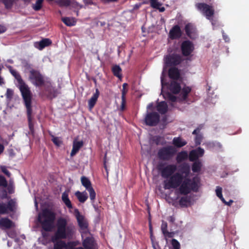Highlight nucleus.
Masks as SVG:
<instances>
[{"instance_id":"23","label":"nucleus","mask_w":249,"mask_h":249,"mask_svg":"<svg viewBox=\"0 0 249 249\" xmlns=\"http://www.w3.org/2000/svg\"><path fill=\"white\" fill-rule=\"evenodd\" d=\"M52 43L50 39L49 38H44L39 42H36L34 43V46L39 49L42 50L45 47L49 46Z\"/></svg>"},{"instance_id":"46","label":"nucleus","mask_w":249,"mask_h":249,"mask_svg":"<svg viewBox=\"0 0 249 249\" xmlns=\"http://www.w3.org/2000/svg\"><path fill=\"white\" fill-rule=\"evenodd\" d=\"M161 230L162 233L164 235H166V233L167 232V224L166 223H162L161 226Z\"/></svg>"},{"instance_id":"63","label":"nucleus","mask_w":249,"mask_h":249,"mask_svg":"<svg viewBox=\"0 0 249 249\" xmlns=\"http://www.w3.org/2000/svg\"><path fill=\"white\" fill-rule=\"evenodd\" d=\"M169 221L172 223L174 222L175 221L174 217L173 216H170Z\"/></svg>"},{"instance_id":"20","label":"nucleus","mask_w":249,"mask_h":249,"mask_svg":"<svg viewBox=\"0 0 249 249\" xmlns=\"http://www.w3.org/2000/svg\"><path fill=\"white\" fill-rule=\"evenodd\" d=\"M15 226L14 223L8 218H1L0 219V228L7 229Z\"/></svg>"},{"instance_id":"30","label":"nucleus","mask_w":249,"mask_h":249,"mask_svg":"<svg viewBox=\"0 0 249 249\" xmlns=\"http://www.w3.org/2000/svg\"><path fill=\"white\" fill-rule=\"evenodd\" d=\"M157 110L161 114H165L168 111V106L165 101L159 102L157 106Z\"/></svg>"},{"instance_id":"28","label":"nucleus","mask_w":249,"mask_h":249,"mask_svg":"<svg viewBox=\"0 0 249 249\" xmlns=\"http://www.w3.org/2000/svg\"><path fill=\"white\" fill-rule=\"evenodd\" d=\"M63 203L69 209V212L73 214V211L72 204L68 197V195L66 192H63Z\"/></svg>"},{"instance_id":"33","label":"nucleus","mask_w":249,"mask_h":249,"mask_svg":"<svg viewBox=\"0 0 249 249\" xmlns=\"http://www.w3.org/2000/svg\"><path fill=\"white\" fill-rule=\"evenodd\" d=\"M188 158V154L186 151L179 152L176 157V160L178 163L185 160Z\"/></svg>"},{"instance_id":"29","label":"nucleus","mask_w":249,"mask_h":249,"mask_svg":"<svg viewBox=\"0 0 249 249\" xmlns=\"http://www.w3.org/2000/svg\"><path fill=\"white\" fill-rule=\"evenodd\" d=\"M75 196L78 201L82 203H84L88 198V194L85 191L82 192L77 191L75 193Z\"/></svg>"},{"instance_id":"17","label":"nucleus","mask_w":249,"mask_h":249,"mask_svg":"<svg viewBox=\"0 0 249 249\" xmlns=\"http://www.w3.org/2000/svg\"><path fill=\"white\" fill-rule=\"evenodd\" d=\"M184 30L186 35L191 39H195L197 37L196 29L195 26L191 23L186 24Z\"/></svg>"},{"instance_id":"45","label":"nucleus","mask_w":249,"mask_h":249,"mask_svg":"<svg viewBox=\"0 0 249 249\" xmlns=\"http://www.w3.org/2000/svg\"><path fill=\"white\" fill-rule=\"evenodd\" d=\"M7 185V182L4 177L0 176V186L6 187Z\"/></svg>"},{"instance_id":"6","label":"nucleus","mask_w":249,"mask_h":249,"mask_svg":"<svg viewBox=\"0 0 249 249\" xmlns=\"http://www.w3.org/2000/svg\"><path fill=\"white\" fill-rule=\"evenodd\" d=\"M57 229L52 237V241L54 244V249H62V219L60 218L57 221Z\"/></svg>"},{"instance_id":"43","label":"nucleus","mask_w":249,"mask_h":249,"mask_svg":"<svg viewBox=\"0 0 249 249\" xmlns=\"http://www.w3.org/2000/svg\"><path fill=\"white\" fill-rule=\"evenodd\" d=\"M203 136L201 134H199L198 135H196L195 137V143L196 145L200 144L202 140Z\"/></svg>"},{"instance_id":"42","label":"nucleus","mask_w":249,"mask_h":249,"mask_svg":"<svg viewBox=\"0 0 249 249\" xmlns=\"http://www.w3.org/2000/svg\"><path fill=\"white\" fill-rule=\"evenodd\" d=\"M52 140L53 142L57 146H60L61 144V142L59 138L54 137L53 135H51Z\"/></svg>"},{"instance_id":"50","label":"nucleus","mask_w":249,"mask_h":249,"mask_svg":"<svg viewBox=\"0 0 249 249\" xmlns=\"http://www.w3.org/2000/svg\"><path fill=\"white\" fill-rule=\"evenodd\" d=\"M160 5L158 7L154 8L155 9H158L160 12H163L165 11V9L164 7L161 6V4L159 2Z\"/></svg>"},{"instance_id":"38","label":"nucleus","mask_w":249,"mask_h":249,"mask_svg":"<svg viewBox=\"0 0 249 249\" xmlns=\"http://www.w3.org/2000/svg\"><path fill=\"white\" fill-rule=\"evenodd\" d=\"M127 92V90H125V89H123L122 90V102L121 106V109L122 110H123L124 108L125 105V95Z\"/></svg>"},{"instance_id":"2","label":"nucleus","mask_w":249,"mask_h":249,"mask_svg":"<svg viewBox=\"0 0 249 249\" xmlns=\"http://www.w3.org/2000/svg\"><path fill=\"white\" fill-rule=\"evenodd\" d=\"M7 67L11 73L15 77L18 81L19 85V89L21 92L24 103L27 108L28 119L29 121V125L30 129H32L33 124H32V109H31V102H32V93L27 86L23 81L19 74L15 70L13 69L11 66H7Z\"/></svg>"},{"instance_id":"37","label":"nucleus","mask_w":249,"mask_h":249,"mask_svg":"<svg viewBox=\"0 0 249 249\" xmlns=\"http://www.w3.org/2000/svg\"><path fill=\"white\" fill-rule=\"evenodd\" d=\"M191 88L189 87H185L181 89V95L183 100H186L188 98V94L191 92Z\"/></svg>"},{"instance_id":"62","label":"nucleus","mask_w":249,"mask_h":249,"mask_svg":"<svg viewBox=\"0 0 249 249\" xmlns=\"http://www.w3.org/2000/svg\"><path fill=\"white\" fill-rule=\"evenodd\" d=\"M106 2H114L118 0H103Z\"/></svg>"},{"instance_id":"58","label":"nucleus","mask_w":249,"mask_h":249,"mask_svg":"<svg viewBox=\"0 0 249 249\" xmlns=\"http://www.w3.org/2000/svg\"><path fill=\"white\" fill-rule=\"evenodd\" d=\"M4 149V146L2 144L0 143V154L3 152Z\"/></svg>"},{"instance_id":"40","label":"nucleus","mask_w":249,"mask_h":249,"mask_svg":"<svg viewBox=\"0 0 249 249\" xmlns=\"http://www.w3.org/2000/svg\"><path fill=\"white\" fill-rule=\"evenodd\" d=\"M43 0H37L36 3L33 5V8L36 11H38L42 7Z\"/></svg>"},{"instance_id":"52","label":"nucleus","mask_w":249,"mask_h":249,"mask_svg":"<svg viewBox=\"0 0 249 249\" xmlns=\"http://www.w3.org/2000/svg\"><path fill=\"white\" fill-rule=\"evenodd\" d=\"M200 128H199V127H197L196 129H195L192 134H194V135H196H196H198L199 134H200Z\"/></svg>"},{"instance_id":"61","label":"nucleus","mask_w":249,"mask_h":249,"mask_svg":"<svg viewBox=\"0 0 249 249\" xmlns=\"http://www.w3.org/2000/svg\"><path fill=\"white\" fill-rule=\"evenodd\" d=\"M219 198H220L221 199V200L222 201V202L224 204H225L226 201L225 200V199L224 198V197H223V196H222V197H218Z\"/></svg>"},{"instance_id":"35","label":"nucleus","mask_w":249,"mask_h":249,"mask_svg":"<svg viewBox=\"0 0 249 249\" xmlns=\"http://www.w3.org/2000/svg\"><path fill=\"white\" fill-rule=\"evenodd\" d=\"M163 98L171 102H175L177 101V97L170 92H166L162 93Z\"/></svg>"},{"instance_id":"60","label":"nucleus","mask_w":249,"mask_h":249,"mask_svg":"<svg viewBox=\"0 0 249 249\" xmlns=\"http://www.w3.org/2000/svg\"><path fill=\"white\" fill-rule=\"evenodd\" d=\"M215 146L219 147V148H222V145L219 142H216Z\"/></svg>"},{"instance_id":"41","label":"nucleus","mask_w":249,"mask_h":249,"mask_svg":"<svg viewBox=\"0 0 249 249\" xmlns=\"http://www.w3.org/2000/svg\"><path fill=\"white\" fill-rule=\"evenodd\" d=\"M171 244L173 247V249H180V244L179 242L176 239H172Z\"/></svg>"},{"instance_id":"26","label":"nucleus","mask_w":249,"mask_h":249,"mask_svg":"<svg viewBox=\"0 0 249 249\" xmlns=\"http://www.w3.org/2000/svg\"><path fill=\"white\" fill-rule=\"evenodd\" d=\"M83 145V142L82 141H74L72 144V148L71 153V156L72 157L79 151L80 149Z\"/></svg>"},{"instance_id":"25","label":"nucleus","mask_w":249,"mask_h":249,"mask_svg":"<svg viewBox=\"0 0 249 249\" xmlns=\"http://www.w3.org/2000/svg\"><path fill=\"white\" fill-rule=\"evenodd\" d=\"M168 75L169 78L173 80H178L180 77L179 71L177 68L172 67L168 70Z\"/></svg>"},{"instance_id":"54","label":"nucleus","mask_w":249,"mask_h":249,"mask_svg":"<svg viewBox=\"0 0 249 249\" xmlns=\"http://www.w3.org/2000/svg\"><path fill=\"white\" fill-rule=\"evenodd\" d=\"M70 4L69 0H63V6H69Z\"/></svg>"},{"instance_id":"49","label":"nucleus","mask_w":249,"mask_h":249,"mask_svg":"<svg viewBox=\"0 0 249 249\" xmlns=\"http://www.w3.org/2000/svg\"><path fill=\"white\" fill-rule=\"evenodd\" d=\"M1 171L3 173H4L6 175H7L8 177H10V172L7 170L5 166H2L1 167Z\"/></svg>"},{"instance_id":"47","label":"nucleus","mask_w":249,"mask_h":249,"mask_svg":"<svg viewBox=\"0 0 249 249\" xmlns=\"http://www.w3.org/2000/svg\"><path fill=\"white\" fill-rule=\"evenodd\" d=\"M216 195L218 197H222V189L220 186H217L215 190Z\"/></svg>"},{"instance_id":"1","label":"nucleus","mask_w":249,"mask_h":249,"mask_svg":"<svg viewBox=\"0 0 249 249\" xmlns=\"http://www.w3.org/2000/svg\"><path fill=\"white\" fill-rule=\"evenodd\" d=\"M200 179L195 177L192 179L184 178L181 174L176 172L166 180L163 181V187L165 189H176L180 195L186 196L192 191L196 192L199 188Z\"/></svg>"},{"instance_id":"36","label":"nucleus","mask_w":249,"mask_h":249,"mask_svg":"<svg viewBox=\"0 0 249 249\" xmlns=\"http://www.w3.org/2000/svg\"><path fill=\"white\" fill-rule=\"evenodd\" d=\"M202 164L199 160L195 161L192 166V170L194 173L199 172L201 168Z\"/></svg>"},{"instance_id":"21","label":"nucleus","mask_w":249,"mask_h":249,"mask_svg":"<svg viewBox=\"0 0 249 249\" xmlns=\"http://www.w3.org/2000/svg\"><path fill=\"white\" fill-rule=\"evenodd\" d=\"M80 245L79 241H69L67 243L63 241V249H84L82 247H76Z\"/></svg>"},{"instance_id":"56","label":"nucleus","mask_w":249,"mask_h":249,"mask_svg":"<svg viewBox=\"0 0 249 249\" xmlns=\"http://www.w3.org/2000/svg\"><path fill=\"white\" fill-rule=\"evenodd\" d=\"M233 202V201L231 199L229 201L227 202L226 201L225 204L226 205L230 206L232 203Z\"/></svg>"},{"instance_id":"19","label":"nucleus","mask_w":249,"mask_h":249,"mask_svg":"<svg viewBox=\"0 0 249 249\" xmlns=\"http://www.w3.org/2000/svg\"><path fill=\"white\" fill-rule=\"evenodd\" d=\"M190 166L188 163L184 162L181 164L179 166L178 172L182 174V176H184V178H189V175L190 174Z\"/></svg>"},{"instance_id":"10","label":"nucleus","mask_w":249,"mask_h":249,"mask_svg":"<svg viewBox=\"0 0 249 249\" xmlns=\"http://www.w3.org/2000/svg\"><path fill=\"white\" fill-rule=\"evenodd\" d=\"M82 239L83 248L84 249H96L97 244L92 235L89 232V233L81 234Z\"/></svg>"},{"instance_id":"53","label":"nucleus","mask_w":249,"mask_h":249,"mask_svg":"<svg viewBox=\"0 0 249 249\" xmlns=\"http://www.w3.org/2000/svg\"><path fill=\"white\" fill-rule=\"evenodd\" d=\"M8 151L11 157H14L15 155V153L13 149H10Z\"/></svg>"},{"instance_id":"32","label":"nucleus","mask_w":249,"mask_h":249,"mask_svg":"<svg viewBox=\"0 0 249 249\" xmlns=\"http://www.w3.org/2000/svg\"><path fill=\"white\" fill-rule=\"evenodd\" d=\"M111 70L113 74L115 76L119 78H122V69L119 65H115L113 66Z\"/></svg>"},{"instance_id":"44","label":"nucleus","mask_w":249,"mask_h":249,"mask_svg":"<svg viewBox=\"0 0 249 249\" xmlns=\"http://www.w3.org/2000/svg\"><path fill=\"white\" fill-rule=\"evenodd\" d=\"M194 150L196 151V154L198 155V158L202 157L204 153V149L201 147H198L197 148Z\"/></svg>"},{"instance_id":"64","label":"nucleus","mask_w":249,"mask_h":249,"mask_svg":"<svg viewBox=\"0 0 249 249\" xmlns=\"http://www.w3.org/2000/svg\"><path fill=\"white\" fill-rule=\"evenodd\" d=\"M4 84L3 78L0 76V85Z\"/></svg>"},{"instance_id":"11","label":"nucleus","mask_w":249,"mask_h":249,"mask_svg":"<svg viewBox=\"0 0 249 249\" xmlns=\"http://www.w3.org/2000/svg\"><path fill=\"white\" fill-rule=\"evenodd\" d=\"M75 231L74 224L72 223H67L66 219L63 218V239H72Z\"/></svg>"},{"instance_id":"9","label":"nucleus","mask_w":249,"mask_h":249,"mask_svg":"<svg viewBox=\"0 0 249 249\" xmlns=\"http://www.w3.org/2000/svg\"><path fill=\"white\" fill-rule=\"evenodd\" d=\"M164 60L167 67H175L179 65L183 60L179 54L173 53L166 55Z\"/></svg>"},{"instance_id":"27","label":"nucleus","mask_w":249,"mask_h":249,"mask_svg":"<svg viewBox=\"0 0 249 249\" xmlns=\"http://www.w3.org/2000/svg\"><path fill=\"white\" fill-rule=\"evenodd\" d=\"M173 144L176 147L180 148L186 145L187 142L180 137L174 138Z\"/></svg>"},{"instance_id":"8","label":"nucleus","mask_w":249,"mask_h":249,"mask_svg":"<svg viewBox=\"0 0 249 249\" xmlns=\"http://www.w3.org/2000/svg\"><path fill=\"white\" fill-rule=\"evenodd\" d=\"M73 214L75 217L78 226L81 231V233H84L87 234L89 232L87 231L89 227V224L87 220L85 219L84 215L80 214L79 210L77 208H75L73 211Z\"/></svg>"},{"instance_id":"4","label":"nucleus","mask_w":249,"mask_h":249,"mask_svg":"<svg viewBox=\"0 0 249 249\" xmlns=\"http://www.w3.org/2000/svg\"><path fill=\"white\" fill-rule=\"evenodd\" d=\"M157 169L160 173L162 178L168 179L176 173L177 166L175 164H167L160 162L157 165Z\"/></svg>"},{"instance_id":"48","label":"nucleus","mask_w":249,"mask_h":249,"mask_svg":"<svg viewBox=\"0 0 249 249\" xmlns=\"http://www.w3.org/2000/svg\"><path fill=\"white\" fill-rule=\"evenodd\" d=\"M13 95V91L10 89H7L6 93V96L7 98L11 99L12 97V96Z\"/></svg>"},{"instance_id":"24","label":"nucleus","mask_w":249,"mask_h":249,"mask_svg":"<svg viewBox=\"0 0 249 249\" xmlns=\"http://www.w3.org/2000/svg\"><path fill=\"white\" fill-rule=\"evenodd\" d=\"M100 94L99 91L98 89H96L95 92L88 101V106L89 109H91L95 105L97 99Z\"/></svg>"},{"instance_id":"13","label":"nucleus","mask_w":249,"mask_h":249,"mask_svg":"<svg viewBox=\"0 0 249 249\" xmlns=\"http://www.w3.org/2000/svg\"><path fill=\"white\" fill-rule=\"evenodd\" d=\"M29 79L33 84L36 86H42L45 83V79L38 71L31 70L30 71Z\"/></svg>"},{"instance_id":"55","label":"nucleus","mask_w":249,"mask_h":249,"mask_svg":"<svg viewBox=\"0 0 249 249\" xmlns=\"http://www.w3.org/2000/svg\"><path fill=\"white\" fill-rule=\"evenodd\" d=\"M6 31V28L3 26L0 25V34Z\"/></svg>"},{"instance_id":"7","label":"nucleus","mask_w":249,"mask_h":249,"mask_svg":"<svg viewBox=\"0 0 249 249\" xmlns=\"http://www.w3.org/2000/svg\"><path fill=\"white\" fill-rule=\"evenodd\" d=\"M196 7L207 19H212L214 14L213 6L205 3H197L196 4Z\"/></svg>"},{"instance_id":"34","label":"nucleus","mask_w":249,"mask_h":249,"mask_svg":"<svg viewBox=\"0 0 249 249\" xmlns=\"http://www.w3.org/2000/svg\"><path fill=\"white\" fill-rule=\"evenodd\" d=\"M76 21L74 18H63V23L68 26H72L75 25Z\"/></svg>"},{"instance_id":"39","label":"nucleus","mask_w":249,"mask_h":249,"mask_svg":"<svg viewBox=\"0 0 249 249\" xmlns=\"http://www.w3.org/2000/svg\"><path fill=\"white\" fill-rule=\"evenodd\" d=\"M189 160L191 161H195L198 160V155L196 154V151L194 150L191 151L189 154Z\"/></svg>"},{"instance_id":"16","label":"nucleus","mask_w":249,"mask_h":249,"mask_svg":"<svg viewBox=\"0 0 249 249\" xmlns=\"http://www.w3.org/2000/svg\"><path fill=\"white\" fill-rule=\"evenodd\" d=\"M16 202L13 199L9 200L7 204L0 203V214H4L13 212L16 209Z\"/></svg>"},{"instance_id":"59","label":"nucleus","mask_w":249,"mask_h":249,"mask_svg":"<svg viewBox=\"0 0 249 249\" xmlns=\"http://www.w3.org/2000/svg\"><path fill=\"white\" fill-rule=\"evenodd\" d=\"M165 236H167L169 238H171L173 236L172 233L169 232V231H167V232L166 233V235H164Z\"/></svg>"},{"instance_id":"31","label":"nucleus","mask_w":249,"mask_h":249,"mask_svg":"<svg viewBox=\"0 0 249 249\" xmlns=\"http://www.w3.org/2000/svg\"><path fill=\"white\" fill-rule=\"evenodd\" d=\"M178 202L181 207H187L190 204L191 198L188 196H182L180 198Z\"/></svg>"},{"instance_id":"22","label":"nucleus","mask_w":249,"mask_h":249,"mask_svg":"<svg viewBox=\"0 0 249 249\" xmlns=\"http://www.w3.org/2000/svg\"><path fill=\"white\" fill-rule=\"evenodd\" d=\"M169 90L173 94H178L181 90V86L180 84L173 80L168 85Z\"/></svg>"},{"instance_id":"12","label":"nucleus","mask_w":249,"mask_h":249,"mask_svg":"<svg viewBox=\"0 0 249 249\" xmlns=\"http://www.w3.org/2000/svg\"><path fill=\"white\" fill-rule=\"evenodd\" d=\"M160 116L156 112H148L144 118V122L146 125L156 126L160 122Z\"/></svg>"},{"instance_id":"51","label":"nucleus","mask_w":249,"mask_h":249,"mask_svg":"<svg viewBox=\"0 0 249 249\" xmlns=\"http://www.w3.org/2000/svg\"><path fill=\"white\" fill-rule=\"evenodd\" d=\"M161 84L162 87H163L164 86H166L168 85L167 82L164 81V78L162 76L161 77Z\"/></svg>"},{"instance_id":"3","label":"nucleus","mask_w":249,"mask_h":249,"mask_svg":"<svg viewBox=\"0 0 249 249\" xmlns=\"http://www.w3.org/2000/svg\"><path fill=\"white\" fill-rule=\"evenodd\" d=\"M54 218L55 216L53 212L45 209L41 213L38 214V220L45 231H50L53 228Z\"/></svg>"},{"instance_id":"57","label":"nucleus","mask_w":249,"mask_h":249,"mask_svg":"<svg viewBox=\"0 0 249 249\" xmlns=\"http://www.w3.org/2000/svg\"><path fill=\"white\" fill-rule=\"evenodd\" d=\"M223 39L225 40V41L226 42H228L229 41V40H230L229 38L227 36L224 35V34H223Z\"/></svg>"},{"instance_id":"18","label":"nucleus","mask_w":249,"mask_h":249,"mask_svg":"<svg viewBox=\"0 0 249 249\" xmlns=\"http://www.w3.org/2000/svg\"><path fill=\"white\" fill-rule=\"evenodd\" d=\"M182 32L178 25H174L169 31V36L173 40L179 39L182 36Z\"/></svg>"},{"instance_id":"15","label":"nucleus","mask_w":249,"mask_h":249,"mask_svg":"<svg viewBox=\"0 0 249 249\" xmlns=\"http://www.w3.org/2000/svg\"><path fill=\"white\" fill-rule=\"evenodd\" d=\"M181 53L184 56H189L194 50L193 43L190 40L183 41L180 46Z\"/></svg>"},{"instance_id":"5","label":"nucleus","mask_w":249,"mask_h":249,"mask_svg":"<svg viewBox=\"0 0 249 249\" xmlns=\"http://www.w3.org/2000/svg\"><path fill=\"white\" fill-rule=\"evenodd\" d=\"M176 153L175 147L169 145L160 148L158 152V157L160 160L169 161L172 159Z\"/></svg>"},{"instance_id":"14","label":"nucleus","mask_w":249,"mask_h":249,"mask_svg":"<svg viewBox=\"0 0 249 249\" xmlns=\"http://www.w3.org/2000/svg\"><path fill=\"white\" fill-rule=\"evenodd\" d=\"M81 181L82 185L85 187L89 194V197L92 203H94L96 197V193L91 186V183L89 179L85 177L82 176L81 178Z\"/></svg>"}]
</instances>
